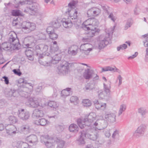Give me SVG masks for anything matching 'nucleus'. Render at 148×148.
<instances>
[{
	"label": "nucleus",
	"mask_w": 148,
	"mask_h": 148,
	"mask_svg": "<svg viewBox=\"0 0 148 148\" xmlns=\"http://www.w3.org/2000/svg\"><path fill=\"white\" fill-rule=\"evenodd\" d=\"M9 120L11 123L13 124L16 123L17 122V120L16 118L14 116H11L9 118Z\"/></svg>",
	"instance_id": "nucleus-45"
},
{
	"label": "nucleus",
	"mask_w": 148,
	"mask_h": 148,
	"mask_svg": "<svg viewBox=\"0 0 148 148\" xmlns=\"http://www.w3.org/2000/svg\"><path fill=\"white\" fill-rule=\"evenodd\" d=\"M61 96L64 98H65L69 95V93L66 91L65 90H63L61 92Z\"/></svg>",
	"instance_id": "nucleus-47"
},
{
	"label": "nucleus",
	"mask_w": 148,
	"mask_h": 148,
	"mask_svg": "<svg viewBox=\"0 0 148 148\" xmlns=\"http://www.w3.org/2000/svg\"><path fill=\"white\" fill-rule=\"evenodd\" d=\"M13 72L15 74L18 75L19 76H21L22 74L21 72L20 71L19 69H14L13 70Z\"/></svg>",
	"instance_id": "nucleus-51"
},
{
	"label": "nucleus",
	"mask_w": 148,
	"mask_h": 148,
	"mask_svg": "<svg viewBox=\"0 0 148 148\" xmlns=\"http://www.w3.org/2000/svg\"><path fill=\"white\" fill-rule=\"evenodd\" d=\"M100 10L98 8L92 7L89 9L87 11V14L88 17L94 18L98 16L100 13Z\"/></svg>",
	"instance_id": "nucleus-9"
},
{
	"label": "nucleus",
	"mask_w": 148,
	"mask_h": 148,
	"mask_svg": "<svg viewBox=\"0 0 148 148\" xmlns=\"http://www.w3.org/2000/svg\"><path fill=\"white\" fill-rule=\"evenodd\" d=\"M143 42L145 47H148V39H146L145 41H143Z\"/></svg>",
	"instance_id": "nucleus-64"
},
{
	"label": "nucleus",
	"mask_w": 148,
	"mask_h": 148,
	"mask_svg": "<svg viewBox=\"0 0 148 148\" xmlns=\"http://www.w3.org/2000/svg\"><path fill=\"white\" fill-rule=\"evenodd\" d=\"M43 111L38 109H36L34 111L33 113V116L36 117H42L44 116Z\"/></svg>",
	"instance_id": "nucleus-26"
},
{
	"label": "nucleus",
	"mask_w": 148,
	"mask_h": 148,
	"mask_svg": "<svg viewBox=\"0 0 148 148\" xmlns=\"http://www.w3.org/2000/svg\"><path fill=\"white\" fill-rule=\"evenodd\" d=\"M50 123V122L44 118H41L35 121V124L42 126L49 124Z\"/></svg>",
	"instance_id": "nucleus-18"
},
{
	"label": "nucleus",
	"mask_w": 148,
	"mask_h": 148,
	"mask_svg": "<svg viewBox=\"0 0 148 148\" xmlns=\"http://www.w3.org/2000/svg\"><path fill=\"white\" fill-rule=\"evenodd\" d=\"M118 79L119 80V85H120L122 83V78L121 76L120 75L118 77Z\"/></svg>",
	"instance_id": "nucleus-62"
},
{
	"label": "nucleus",
	"mask_w": 148,
	"mask_h": 148,
	"mask_svg": "<svg viewBox=\"0 0 148 148\" xmlns=\"http://www.w3.org/2000/svg\"><path fill=\"white\" fill-rule=\"evenodd\" d=\"M102 70L103 71H112L114 70V69L110 66H108L106 68H103Z\"/></svg>",
	"instance_id": "nucleus-56"
},
{
	"label": "nucleus",
	"mask_w": 148,
	"mask_h": 148,
	"mask_svg": "<svg viewBox=\"0 0 148 148\" xmlns=\"http://www.w3.org/2000/svg\"><path fill=\"white\" fill-rule=\"evenodd\" d=\"M12 92V97H16L19 95V90L18 91L15 90H13Z\"/></svg>",
	"instance_id": "nucleus-55"
},
{
	"label": "nucleus",
	"mask_w": 148,
	"mask_h": 148,
	"mask_svg": "<svg viewBox=\"0 0 148 148\" xmlns=\"http://www.w3.org/2000/svg\"><path fill=\"white\" fill-rule=\"evenodd\" d=\"M26 3L25 1H20L17 4H16L14 7V8L17 9H20V6H22L23 5H25Z\"/></svg>",
	"instance_id": "nucleus-41"
},
{
	"label": "nucleus",
	"mask_w": 148,
	"mask_h": 148,
	"mask_svg": "<svg viewBox=\"0 0 148 148\" xmlns=\"http://www.w3.org/2000/svg\"><path fill=\"white\" fill-rule=\"evenodd\" d=\"M21 131L23 134H26L30 132L29 126L28 125H22L20 127Z\"/></svg>",
	"instance_id": "nucleus-23"
},
{
	"label": "nucleus",
	"mask_w": 148,
	"mask_h": 148,
	"mask_svg": "<svg viewBox=\"0 0 148 148\" xmlns=\"http://www.w3.org/2000/svg\"><path fill=\"white\" fill-rule=\"evenodd\" d=\"M110 84L109 85H106L105 83L103 84L105 92L107 94L109 93L110 91Z\"/></svg>",
	"instance_id": "nucleus-42"
},
{
	"label": "nucleus",
	"mask_w": 148,
	"mask_h": 148,
	"mask_svg": "<svg viewBox=\"0 0 148 148\" xmlns=\"http://www.w3.org/2000/svg\"><path fill=\"white\" fill-rule=\"evenodd\" d=\"M93 84L90 83H87L84 88V89L85 90H88L89 91L92 90L93 88H94Z\"/></svg>",
	"instance_id": "nucleus-34"
},
{
	"label": "nucleus",
	"mask_w": 148,
	"mask_h": 148,
	"mask_svg": "<svg viewBox=\"0 0 148 148\" xmlns=\"http://www.w3.org/2000/svg\"><path fill=\"white\" fill-rule=\"evenodd\" d=\"M126 108V106L125 104H122L121 105L118 113L119 116L123 112L125 111Z\"/></svg>",
	"instance_id": "nucleus-36"
},
{
	"label": "nucleus",
	"mask_w": 148,
	"mask_h": 148,
	"mask_svg": "<svg viewBox=\"0 0 148 148\" xmlns=\"http://www.w3.org/2000/svg\"><path fill=\"white\" fill-rule=\"evenodd\" d=\"M45 145L48 148H51L52 145V143L51 142L48 141H46L45 142Z\"/></svg>",
	"instance_id": "nucleus-59"
},
{
	"label": "nucleus",
	"mask_w": 148,
	"mask_h": 148,
	"mask_svg": "<svg viewBox=\"0 0 148 148\" xmlns=\"http://www.w3.org/2000/svg\"><path fill=\"white\" fill-rule=\"evenodd\" d=\"M31 89L27 87H21L19 90V95L22 97L27 98L30 96Z\"/></svg>",
	"instance_id": "nucleus-10"
},
{
	"label": "nucleus",
	"mask_w": 148,
	"mask_h": 148,
	"mask_svg": "<svg viewBox=\"0 0 148 148\" xmlns=\"http://www.w3.org/2000/svg\"><path fill=\"white\" fill-rule=\"evenodd\" d=\"M18 117L23 121L27 120L30 116V114L28 111H26L24 113H19L18 114Z\"/></svg>",
	"instance_id": "nucleus-22"
},
{
	"label": "nucleus",
	"mask_w": 148,
	"mask_h": 148,
	"mask_svg": "<svg viewBox=\"0 0 148 148\" xmlns=\"http://www.w3.org/2000/svg\"><path fill=\"white\" fill-rule=\"evenodd\" d=\"M88 18L83 23L82 25V28L85 31L88 30L90 28H92L91 25L90 18L88 17Z\"/></svg>",
	"instance_id": "nucleus-17"
},
{
	"label": "nucleus",
	"mask_w": 148,
	"mask_h": 148,
	"mask_svg": "<svg viewBox=\"0 0 148 148\" xmlns=\"http://www.w3.org/2000/svg\"><path fill=\"white\" fill-rule=\"evenodd\" d=\"M138 53L137 52H136L135 53V54L132 56L129 57L128 58V59H132L135 58L136 56L138 55Z\"/></svg>",
	"instance_id": "nucleus-61"
},
{
	"label": "nucleus",
	"mask_w": 148,
	"mask_h": 148,
	"mask_svg": "<svg viewBox=\"0 0 148 148\" xmlns=\"http://www.w3.org/2000/svg\"><path fill=\"white\" fill-rule=\"evenodd\" d=\"M34 51L33 52L32 51L30 50H26L25 52V54L26 56L28 59L30 60H33L34 59L33 56L34 54ZM35 56H36L35 55Z\"/></svg>",
	"instance_id": "nucleus-27"
},
{
	"label": "nucleus",
	"mask_w": 148,
	"mask_h": 148,
	"mask_svg": "<svg viewBox=\"0 0 148 148\" xmlns=\"http://www.w3.org/2000/svg\"><path fill=\"white\" fill-rule=\"evenodd\" d=\"M7 133L9 135L16 133V128L12 125H8L5 127Z\"/></svg>",
	"instance_id": "nucleus-13"
},
{
	"label": "nucleus",
	"mask_w": 148,
	"mask_h": 148,
	"mask_svg": "<svg viewBox=\"0 0 148 148\" xmlns=\"http://www.w3.org/2000/svg\"><path fill=\"white\" fill-rule=\"evenodd\" d=\"M12 15L14 16H21V14L19 10H13L11 12Z\"/></svg>",
	"instance_id": "nucleus-39"
},
{
	"label": "nucleus",
	"mask_w": 148,
	"mask_h": 148,
	"mask_svg": "<svg viewBox=\"0 0 148 148\" xmlns=\"http://www.w3.org/2000/svg\"><path fill=\"white\" fill-rule=\"evenodd\" d=\"M13 90L11 89L9 91L7 92L5 94L6 96L8 97H12V94H13Z\"/></svg>",
	"instance_id": "nucleus-54"
},
{
	"label": "nucleus",
	"mask_w": 148,
	"mask_h": 148,
	"mask_svg": "<svg viewBox=\"0 0 148 148\" xmlns=\"http://www.w3.org/2000/svg\"><path fill=\"white\" fill-rule=\"evenodd\" d=\"M46 31L49 34L54 32L55 31L53 27H48L46 29Z\"/></svg>",
	"instance_id": "nucleus-50"
},
{
	"label": "nucleus",
	"mask_w": 148,
	"mask_h": 148,
	"mask_svg": "<svg viewBox=\"0 0 148 148\" xmlns=\"http://www.w3.org/2000/svg\"><path fill=\"white\" fill-rule=\"evenodd\" d=\"M64 27L66 28L71 27L72 26V23L71 21L66 20L65 18L62 19L61 21Z\"/></svg>",
	"instance_id": "nucleus-24"
},
{
	"label": "nucleus",
	"mask_w": 148,
	"mask_h": 148,
	"mask_svg": "<svg viewBox=\"0 0 148 148\" xmlns=\"http://www.w3.org/2000/svg\"><path fill=\"white\" fill-rule=\"evenodd\" d=\"M127 47V45L126 44H123L120 45L119 47H117V50L118 51H120L121 49L123 50L125 49Z\"/></svg>",
	"instance_id": "nucleus-49"
},
{
	"label": "nucleus",
	"mask_w": 148,
	"mask_h": 148,
	"mask_svg": "<svg viewBox=\"0 0 148 148\" xmlns=\"http://www.w3.org/2000/svg\"><path fill=\"white\" fill-rule=\"evenodd\" d=\"M35 24L33 23L26 22L25 25L22 27V29H28V31L31 32L34 30L36 28Z\"/></svg>",
	"instance_id": "nucleus-15"
},
{
	"label": "nucleus",
	"mask_w": 148,
	"mask_h": 148,
	"mask_svg": "<svg viewBox=\"0 0 148 148\" xmlns=\"http://www.w3.org/2000/svg\"><path fill=\"white\" fill-rule=\"evenodd\" d=\"M48 48V45L43 44L37 45L35 47L34 54L38 59H42L43 58L46 59L48 56L50 55L49 53L46 52Z\"/></svg>",
	"instance_id": "nucleus-2"
},
{
	"label": "nucleus",
	"mask_w": 148,
	"mask_h": 148,
	"mask_svg": "<svg viewBox=\"0 0 148 148\" xmlns=\"http://www.w3.org/2000/svg\"><path fill=\"white\" fill-rule=\"evenodd\" d=\"M39 5L36 3H34L31 7H26L24 9H22L25 13H32V14H34L38 11Z\"/></svg>",
	"instance_id": "nucleus-8"
},
{
	"label": "nucleus",
	"mask_w": 148,
	"mask_h": 148,
	"mask_svg": "<svg viewBox=\"0 0 148 148\" xmlns=\"http://www.w3.org/2000/svg\"><path fill=\"white\" fill-rule=\"evenodd\" d=\"M48 105L53 109H56L58 107V105L56 102L52 101H50L48 103Z\"/></svg>",
	"instance_id": "nucleus-31"
},
{
	"label": "nucleus",
	"mask_w": 148,
	"mask_h": 148,
	"mask_svg": "<svg viewBox=\"0 0 148 148\" xmlns=\"http://www.w3.org/2000/svg\"><path fill=\"white\" fill-rule=\"evenodd\" d=\"M78 98L76 96H72L70 99L71 102L77 104L78 101Z\"/></svg>",
	"instance_id": "nucleus-46"
},
{
	"label": "nucleus",
	"mask_w": 148,
	"mask_h": 148,
	"mask_svg": "<svg viewBox=\"0 0 148 148\" xmlns=\"http://www.w3.org/2000/svg\"><path fill=\"white\" fill-rule=\"evenodd\" d=\"M85 133L86 137H88L90 139L92 140H96L99 136V134L95 131H92L91 129H85L83 130Z\"/></svg>",
	"instance_id": "nucleus-7"
},
{
	"label": "nucleus",
	"mask_w": 148,
	"mask_h": 148,
	"mask_svg": "<svg viewBox=\"0 0 148 148\" xmlns=\"http://www.w3.org/2000/svg\"><path fill=\"white\" fill-rule=\"evenodd\" d=\"M147 128V125L145 124H141L135 131L133 136L136 138H138L143 136L146 132Z\"/></svg>",
	"instance_id": "nucleus-5"
},
{
	"label": "nucleus",
	"mask_w": 148,
	"mask_h": 148,
	"mask_svg": "<svg viewBox=\"0 0 148 148\" xmlns=\"http://www.w3.org/2000/svg\"><path fill=\"white\" fill-rule=\"evenodd\" d=\"M90 19L92 28H97L96 27L98 26L99 23L98 20L95 17L91 18Z\"/></svg>",
	"instance_id": "nucleus-29"
},
{
	"label": "nucleus",
	"mask_w": 148,
	"mask_h": 148,
	"mask_svg": "<svg viewBox=\"0 0 148 148\" xmlns=\"http://www.w3.org/2000/svg\"><path fill=\"white\" fill-rule=\"evenodd\" d=\"M48 60L43 62L42 65L48 66H50L51 63L53 64H56L61 59V55L60 54H56L53 57L51 56V55L48 56L47 58Z\"/></svg>",
	"instance_id": "nucleus-3"
},
{
	"label": "nucleus",
	"mask_w": 148,
	"mask_h": 148,
	"mask_svg": "<svg viewBox=\"0 0 148 148\" xmlns=\"http://www.w3.org/2000/svg\"><path fill=\"white\" fill-rule=\"evenodd\" d=\"M26 140L30 143H34L37 141V136L35 135H31L25 138Z\"/></svg>",
	"instance_id": "nucleus-21"
},
{
	"label": "nucleus",
	"mask_w": 148,
	"mask_h": 148,
	"mask_svg": "<svg viewBox=\"0 0 148 148\" xmlns=\"http://www.w3.org/2000/svg\"><path fill=\"white\" fill-rule=\"evenodd\" d=\"M10 34L8 39L9 42H5L0 44V54L2 53L3 50L12 51L18 50L21 48V45L19 42L16 34L13 32L10 33Z\"/></svg>",
	"instance_id": "nucleus-1"
},
{
	"label": "nucleus",
	"mask_w": 148,
	"mask_h": 148,
	"mask_svg": "<svg viewBox=\"0 0 148 148\" xmlns=\"http://www.w3.org/2000/svg\"><path fill=\"white\" fill-rule=\"evenodd\" d=\"M108 17V18H110L111 20L114 22L115 21L116 19V18L114 16L112 13H111L110 14Z\"/></svg>",
	"instance_id": "nucleus-53"
},
{
	"label": "nucleus",
	"mask_w": 148,
	"mask_h": 148,
	"mask_svg": "<svg viewBox=\"0 0 148 148\" xmlns=\"http://www.w3.org/2000/svg\"><path fill=\"white\" fill-rule=\"evenodd\" d=\"M51 25L53 27L56 28L59 27L61 25L60 23L58 22V21L57 20L52 21L51 23Z\"/></svg>",
	"instance_id": "nucleus-38"
},
{
	"label": "nucleus",
	"mask_w": 148,
	"mask_h": 148,
	"mask_svg": "<svg viewBox=\"0 0 148 148\" xmlns=\"http://www.w3.org/2000/svg\"><path fill=\"white\" fill-rule=\"evenodd\" d=\"M77 3V1L72 0L68 4V6L71 8H73L75 7V5Z\"/></svg>",
	"instance_id": "nucleus-40"
},
{
	"label": "nucleus",
	"mask_w": 148,
	"mask_h": 148,
	"mask_svg": "<svg viewBox=\"0 0 148 148\" xmlns=\"http://www.w3.org/2000/svg\"><path fill=\"white\" fill-rule=\"evenodd\" d=\"M132 23L131 19H129L127 20L125 26V29H127L128 28L130 27L132 25Z\"/></svg>",
	"instance_id": "nucleus-48"
},
{
	"label": "nucleus",
	"mask_w": 148,
	"mask_h": 148,
	"mask_svg": "<svg viewBox=\"0 0 148 148\" xmlns=\"http://www.w3.org/2000/svg\"><path fill=\"white\" fill-rule=\"evenodd\" d=\"M87 33L88 36L89 37H92L97 34L99 32V29L97 28H92L88 30Z\"/></svg>",
	"instance_id": "nucleus-16"
},
{
	"label": "nucleus",
	"mask_w": 148,
	"mask_h": 148,
	"mask_svg": "<svg viewBox=\"0 0 148 148\" xmlns=\"http://www.w3.org/2000/svg\"><path fill=\"white\" fill-rule=\"evenodd\" d=\"M119 131L116 130H115L112 135V137L113 138H115L116 136H118L119 135Z\"/></svg>",
	"instance_id": "nucleus-60"
},
{
	"label": "nucleus",
	"mask_w": 148,
	"mask_h": 148,
	"mask_svg": "<svg viewBox=\"0 0 148 148\" xmlns=\"http://www.w3.org/2000/svg\"><path fill=\"white\" fill-rule=\"evenodd\" d=\"M49 36L50 38L53 40H56L58 36V35L55 33V31L49 34Z\"/></svg>",
	"instance_id": "nucleus-37"
},
{
	"label": "nucleus",
	"mask_w": 148,
	"mask_h": 148,
	"mask_svg": "<svg viewBox=\"0 0 148 148\" xmlns=\"http://www.w3.org/2000/svg\"><path fill=\"white\" fill-rule=\"evenodd\" d=\"M55 141L58 144V147L60 148H63L65 144V142L64 140H60L57 138Z\"/></svg>",
	"instance_id": "nucleus-32"
},
{
	"label": "nucleus",
	"mask_w": 148,
	"mask_h": 148,
	"mask_svg": "<svg viewBox=\"0 0 148 148\" xmlns=\"http://www.w3.org/2000/svg\"><path fill=\"white\" fill-rule=\"evenodd\" d=\"M79 129L77 125L74 124H71L69 127V130L71 132L77 133Z\"/></svg>",
	"instance_id": "nucleus-28"
},
{
	"label": "nucleus",
	"mask_w": 148,
	"mask_h": 148,
	"mask_svg": "<svg viewBox=\"0 0 148 148\" xmlns=\"http://www.w3.org/2000/svg\"><path fill=\"white\" fill-rule=\"evenodd\" d=\"M116 115L113 113L106 112L105 115V118L108 122L112 123L116 121Z\"/></svg>",
	"instance_id": "nucleus-11"
},
{
	"label": "nucleus",
	"mask_w": 148,
	"mask_h": 148,
	"mask_svg": "<svg viewBox=\"0 0 148 148\" xmlns=\"http://www.w3.org/2000/svg\"><path fill=\"white\" fill-rule=\"evenodd\" d=\"M2 78L4 79V81L5 84H9V80L8 77L5 76L2 77Z\"/></svg>",
	"instance_id": "nucleus-58"
},
{
	"label": "nucleus",
	"mask_w": 148,
	"mask_h": 148,
	"mask_svg": "<svg viewBox=\"0 0 148 148\" xmlns=\"http://www.w3.org/2000/svg\"><path fill=\"white\" fill-rule=\"evenodd\" d=\"M77 123L78 125L81 129H82L83 128H84L86 126V125L85 124H82V121L81 119H78L77 120Z\"/></svg>",
	"instance_id": "nucleus-44"
},
{
	"label": "nucleus",
	"mask_w": 148,
	"mask_h": 148,
	"mask_svg": "<svg viewBox=\"0 0 148 148\" xmlns=\"http://www.w3.org/2000/svg\"><path fill=\"white\" fill-rule=\"evenodd\" d=\"M74 48V49H73L71 50V49L70 48L69 49L68 53L69 54H71L72 55H75L77 53V50L78 49V47L75 45H73L72 46V47H71Z\"/></svg>",
	"instance_id": "nucleus-30"
},
{
	"label": "nucleus",
	"mask_w": 148,
	"mask_h": 148,
	"mask_svg": "<svg viewBox=\"0 0 148 148\" xmlns=\"http://www.w3.org/2000/svg\"><path fill=\"white\" fill-rule=\"evenodd\" d=\"M93 103L95 108L97 109L103 110L106 107V103H103L100 100H95L93 101Z\"/></svg>",
	"instance_id": "nucleus-14"
},
{
	"label": "nucleus",
	"mask_w": 148,
	"mask_h": 148,
	"mask_svg": "<svg viewBox=\"0 0 148 148\" xmlns=\"http://www.w3.org/2000/svg\"><path fill=\"white\" fill-rule=\"evenodd\" d=\"M85 133L83 130L82 131H81V134L80 136V137L77 140V143L79 145H82L85 144V142L84 141V138L86 137V134Z\"/></svg>",
	"instance_id": "nucleus-19"
},
{
	"label": "nucleus",
	"mask_w": 148,
	"mask_h": 148,
	"mask_svg": "<svg viewBox=\"0 0 148 148\" xmlns=\"http://www.w3.org/2000/svg\"><path fill=\"white\" fill-rule=\"evenodd\" d=\"M84 76L86 79H89L92 76L91 73L90 69H88L87 72L84 75Z\"/></svg>",
	"instance_id": "nucleus-35"
},
{
	"label": "nucleus",
	"mask_w": 148,
	"mask_h": 148,
	"mask_svg": "<svg viewBox=\"0 0 148 148\" xmlns=\"http://www.w3.org/2000/svg\"><path fill=\"white\" fill-rule=\"evenodd\" d=\"M83 105L84 107H89L91 106V101L88 99H84L82 101Z\"/></svg>",
	"instance_id": "nucleus-33"
},
{
	"label": "nucleus",
	"mask_w": 148,
	"mask_h": 148,
	"mask_svg": "<svg viewBox=\"0 0 148 148\" xmlns=\"http://www.w3.org/2000/svg\"><path fill=\"white\" fill-rule=\"evenodd\" d=\"M69 64L66 61H63L60 65L59 66L57 72L59 74H62L63 75H66L68 73L69 69Z\"/></svg>",
	"instance_id": "nucleus-6"
},
{
	"label": "nucleus",
	"mask_w": 148,
	"mask_h": 148,
	"mask_svg": "<svg viewBox=\"0 0 148 148\" xmlns=\"http://www.w3.org/2000/svg\"><path fill=\"white\" fill-rule=\"evenodd\" d=\"M138 112L142 117L145 118L146 117V114L148 112V110L144 107H140L138 109Z\"/></svg>",
	"instance_id": "nucleus-25"
},
{
	"label": "nucleus",
	"mask_w": 148,
	"mask_h": 148,
	"mask_svg": "<svg viewBox=\"0 0 148 148\" xmlns=\"http://www.w3.org/2000/svg\"><path fill=\"white\" fill-rule=\"evenodd\" d=\"M26 105H30L32 108H36L39 106V103L38 100L35 98H29L27 99V101L26 103Z\"/></svg>",
	"instance_id": "nucleus-12"
},
{
	"label": "nucleus",
	"mask_w": 148,
	"mask_h": 148,
	"mask_svg": "<svg viewBox=\"0 0 148 148\" xmlns=\"http://www.w3.org/2000/svg\"><path fill=\"white\" fill-rule=\"evenodd\" d=\"M77 11H75L73 14V15L71 16V18L72 19H76L77 17Z\"/></svg>",
	"instance_id": "nucleus-57"
},
{
	"label": "nucleus",
	"mask_w": 148,
	"mask_h": 148,
	"mask_svg": "<svg viewBox=\"0 0 148 148\" xmlns=\"http://www.w3.org/2000/svg\"><path fill=\"white\" fill-rule=\"evenodd\" d=\"M110 35V34L108 33L106 34V36L101 35L99 36L98 46L100 49L103 48L109 43L110 40V38L109 37Z\"/></svg>",
	"instance_id": "nucleus-4"
},
{
	"label": "nucleus",
	"mask_w": 148,
	"mask_h": 148,
	"mask_svg": "<svg viewBox=\"0 0 148 148\" xmlns=\"http://www.w3.org/2000/svg\"><path fill=\"white\" fill-rule=\"evenodd\" d=\"M25 146L28 147L29 146V145L26 143L23 142H20L19 147H21V148H22V147H25Z\"/></svg>",
	"instance_id": "nucleus-52"
},
{
	"label": "nucleus",
	"mask_w": 148,
	"mask_h": 148,
	"mask_svg": "<svg viewBox=\"0 0 148 148\" xmlns=\"http://www.w3.org/2000/svg\"><path fill=\"white\" fill-rule=\"evenodd\" d=\"M53 45L52 47H51V49L54 51H56L59 49V47L57 45V42L56 41L53 42Z\"/></svg>",
	"instance_id": "nucleus-43"
},
{
	"label": "nucleus",
	"mask_w": 148,
	"mask_h": 148,
	"mask_svg": "<svg viewBox=\"0 0 148 148\" xmlns=\"http://www.w3.org/2000/svg\"><path fill=\"white\" fill-rule=\"evenodd\" d=\"M103 121L102 120H97V121L93 124V125L95 126L94 127L97 126L99 124V123H100V121Z\"/></svg>",
	"instance_id": "nucleus-63"
},
{
	"label": "nucleus",
	"mask_w": 148,
	"mask_h": 148,
	"mask_svg": "<svg viewBox=\"0 0 148 148\" xmlns=\"http://www.w3.org/2000/svg\"><path fill=\"white\" fill-rule=\"evenodd\" d=\"M96 115L93 112L90 113L88 116L87 118L84 119V122L86 124L87 122L92 123V121L95 119Z\"/></svg>",
	"instance_id": "nucleus-20"
}]
</instances>
